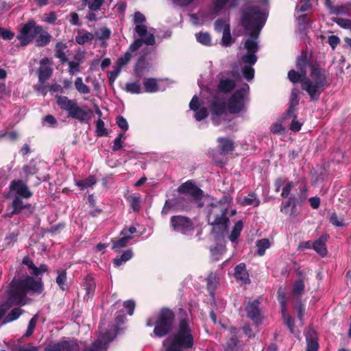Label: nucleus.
<instances>
[{
    "label": "nucleus",
    "instance_id": "nucleus-9",
    "mask_svg": "<svg viewBox=\"0 0 351 351\" xmlns=\"http://www.w3.org/2000/svg\"><path fill=\"white\" fill-rule=\"evenodd\" d=\"M170 225L175 232L188 237L192 236L195 230L193 220L182 215L171 217Z\"/></svg>",
    "mask_w": 351,
    "mask_h": 351
},
{
    "label": "nucleus",
    "instance_id": "nucleus-15",
    "mask_svg": "<svg viewBox=\"0 0 351 351\" xmlns=\"http://www.w3.org/2000/svg\"><path fill=\"white\" fill-rule=\"evenodd\" d=\"M11 191H14L17 195L16 197H21L24 199L30 198L33 193L29 189L25 182L22 180H14L10 184Z\"/></svg>",
    "mask_w": 351,
    "mask_h": 351
},
{
    "label": "nucleus",
    "instance_id": "nucleus-10",
    "mask_svg": "<svg viewBox=\"0 0 351 351\" xmlns=\"http://www.w3.org/2000/svg\"><path fill=\"white\" fill-rule=\"evenodd\" d=\"M226 213L227 209L217 205H212V209L208 213V223L211 226H218L221 230L226 229L230 223Z\"/></svg>",
    "mask_w": 351,
    "mask_h": 351
},
{
    "label": "nucleus",
    "instance_id": "nucleus-25",
    "mask_svg": "<svg viewBox=\"0 0 351 351\" xmlns=\"http://www.w3.org/2000/svg\"><path fill=\"white\" fill-rule=\"evenodd\" d=\"M298 278L293 285L292 295L296 297L300 296L304 290L305 275L302 271L298 272Z\"/></svg>",
    "mask_w": 351,
    "mask_h": 351
},
{
    "label": "nucleus",
    "instance_id": "nucleus-17",
    "mask_svg": "<svg viewBox=\"0 0 351 351\" xmlns=\"http://www.w3.org/2000/svg\"><path fill=\"white\" fill-rule=\"evenodd\" d=\"M22 263L27 267L31 274L30 276H32L34 279L39 278L42 279L40 276L49 270L48 266L45 264H41L39 267H36L33 261L28 256L23 258Z\"/></svg>",
    "mask_w": 351,
    "mask_h": 351
},
{
    "label": "nucleus",
    "instance_id": "nucleus-32",
    "mask_svg": "<svg viewBox=\"0 0 351 351\" xmlns=\"http://www.w3.org/2000/svg\"><path fill=\"white\" fill-rule=\"evenodd\" d=\"M287 77L293 84L300 82L301 88L304 90V88H305L304 83L306 81V78H307V75H305L304 76L302 73L291 69L288 72Z\"/></svg>",
    "mask_w": 351,
    "mask_h": 351
},
{
    "label": "nucleus",
    "instance_id": "nucleus-62",
    "mask_svg": "<svg viewBox=\"0 0 351 351\" xmlns=\"http://www.w3.org/2000/svg\"><path fill=\"white\" fill-rule=\"evenodd\" d=\"M243 77L247 80H251L254 77V69L252 67V66L250 65H245L243 68Z\"/></svg>",
    "mask_w": 351,
    "mask_h": 351
},
{
    "label": "nucleus",
    "instance_id": "nucleus-57",
    "mask_svg": "<svg viewBox=\"0 0 351 351\" xmlns=\"http://www.w3.org/2000/svg\"><path fill=\"white\" fill-rule=\"evenodd\" d=\"M38 320V315H34L31 319L29 320L27 326V330L25 333L23 335L25 337H30L35 329L36 324Z\"/></svg>",
    "mask_w": 351,
    "mask_h": 351
},
{
    "label": "nucleus",
    "instance_id": "nucleus-51",
    "mask_svg": "<svg viewBox=\"0 0 351 351\" xmlns=\"http://www.w3.org/2000/svg\"><path fill=\"white\" fill-rule=\"evenodd\" d=\"M104 125H105L104 122L101 119H99L96 121V123H95V125H96L95 133H96L97 136L101 137V136H108V132H107V130L105 128Z\"/></svg>",
    "mask_w": 351,
    "mask_h": 351
},
{
    "label": "nucleus",
    "instance_id": "nucleus-33",
    "mask_svg": "<svg viewBox=\"0 0 351 351\" xmlns=\"http://www.w3.org/2000/svg\"><path fill=\"white\" fill-rule=\"evenodd\" d=\"M230 0H213L209 8V12L213 16H217Z\"/></svg>",
    "mask_w": 351,
    "mask_h": 351
},
{
    "label": "nucleus",
    "instance_id": "nucleus-11",
    "mask_svg": "<svg viewBox=\"0 0 351 351\" xmlns=\"http://www.w3.org/2000/svg\"><path fill=\"white\" fill-rule=\"evenodd\" d=\"M45 351H80L77 340L64 337L58 342H51L45 348Z\"/></svg>",
    "mask_w": 351,
    "mask_h": 351
},
{
    "label": "nucleus",
    "instance_id": "nucleus-61",
    "mask_svg": "<svg viewBox=\"0 0 351 351\" xmlns=\"http://www.w3.org/2000/svg\"><path fill=\"white\" fill-rule=\"evenodd\" d=\"M257 56H256V53H247L243 56L241 60L242 61L245 63L248 64L250 66H252L256 64L257 61Z\"/></svg>",
    "mask_w": 351,
    "mask_h": 351
},
{
    "label": "nucleus",
    "instance_id": "nucleus-47",
    "mask_svg": "<svg viewBox=\"0 0 351 351\" xmlns=\"http://www.w3.org/2000/svg\"><path fill=\"white\" fill-rule=\"evenodd\" d=\"M222 45L225 47L230 46L233 40L230 34V25H226L223 32V36L221 39Z\"/></svg>",
    "mask_w": 351,
    "mask_h": 351
},
{
    "label": "nucleus",
    "instance_id": "nucleus-35",
    "mask_svg": "<svg viewBox=\"0 0 351 351\" xmlns=\"http://www.w3.org/2000/svg\"><path fill=\"white\" fill-rule=\"evenodd\" d=\"M287 308H281V313L283 317L284 323L287 325L290 332L294 335H298L299 332L295 330L294 320L287 311Z\"/></svg>",
    "mask_w": 351,
    "mask_h": 351
},
{
    "label": "nucleus",
    "instance_id": "nucleus-37",
    "mask_svg": "<svg viewBox=\"0 0 351 351\" xmlns=\"http://www.w3.org/2000/svg\"><path fill=\"white\" fill-rule=\"evenodd\" d=\"M38 36L36 39L35 45L38 47H43L49 45L51 40V36L47 32L43 31L41 33H39Z\"/></svg>",
    "mask_w": 351,
    "mask_h": 351
},
{
    "label": "nucleus",
    "instance_id": "nucleus-36",
    "mask_svg": "<svg viewBox=\"0 0 351 351\" xmlns=\"http://www.w3.org/2000/svg\"><path fill=\"white\" fill-rule=\"evenodd\" d=\"M132 239V237L131 235H123L121 238L112 239L111 240L112 249L117 251L118 249L125 247Z\"/></svg>",
    "mask_w": 351,
    "mask_h": 351
},
{
    "label": "nucleus",
    "instance_id": "nucleus-64",
    "mask_svg": "<svg viewBox=\"0 0 351 351\" xmlns=\"http://www.w3.org/2000/svg\"><path fill=\"white\" fill-rule=\"evenodd\" d=\"M333 21L335 22L341 27L345 29H350L351 27V20L342 19V18H334Z\"/></svg>",
    "mask_w": 351,
    "mask_h": 351
},
{
    "label": "nucleus",
    "instance_id": "nucleus-12",
    "mask_svg": "<svg viewBox=\"0 0 351 351\" xmlns=\"http://www.w3.org/2000/svg\"><path fill=\"white\" fill-rule=\"evenodd\" d=\"M177 191L179 194L190 197L195 201L201 200L204 197V191L196 185L193 180H189L181 184Z\"/></svg>",
    "mask_w": 351,
    "mask_h": 351
},
{
    "label": "nucleus",
    "instance_id": "nucleus-27",
    "mask_svg": "<svg viewBox=\"0 0 351 351\" xmlns=\"http://www.w3.org/2000/svg\"><path fill=\"white\" fill-rule=\"evenodd\" d=\"M94 38L95 35L92 32H89L84 29H79L75 40L80 45H84L85 44L91 45Z\"/></svg>",
    "mask_w": 351,
    "mask_h": 351
},
{
    "label": "nucleus",
    "instance_id": "nucleus-30",
    "mask_svg": "<svg viewBox=\"0 0 351 351\" xmlns=\"http://www.w3.org/2000/svg\"><path fill=\"white\" fill-rule=\"evenodd\" d=\"M299 104V97H298V90L295 88H293L291 92L290 98H289V108L286 111V114H294L297 112L298 108L297 106Z\"/></svg>",
    "mask_w": 351,
    "mask_h": 351
},
{
    "label": "nucleus",
    "instance_id": "nucleus-16",
    "mask_svg": "<svg viewBox=\"0 0 351 351\" xmlns=\"http://www.w3.org/2000/svg\"><path fill=\"white\" fill-rule=\"evenodd\" d=\"M152 68V65L147 60V54L143 53L138 58L134 67V75L137 78H141L145 75Z\"/></svg>",
    "mask_w": 351,
    "mask_h": 351
},
{
    "label": "nucleus",
    "instance_id": "nucleus-34",
    "mask_svg": "<svg viewBox=\"0 0 351 351\" xmlns=\"http://www.w3.org/2000/svg\"><path fill=\"white\" fill-rule=\"evenodd\" d=\"M57 277L56 278V282L62 291L67 289V277L66 271L63 269L57 270Z\"/></svg>",
    "mask_w": 351,
    "mask_h": 351
},
{
    "label": "nucleus",
    "instance_id": "nucleus-50",
    "mask_svg": "<svg viewBox=\"0 0 351 351\" xmlns=\"http://www.w3.org/2000/svg\"><path fill=\"white\" fill-rule=\"evenodd\" d=\"M75 86L76 90L81 94H88L90 93L89 87L84 84L81 77L76 78L75 81Z\"/></svg>",
    "mask_w": 351,
    "mask_h": 351
},
{
    "label": "nucleus",
    "instance_id": "nucleus-63",
    "mask_svg": "<svg viewBox=\"0 0 351 351\" xmlns=\"http://www.w3.org/2000/svg\"><path fill=\"white\" fill-rule=\"evenodd\" d=\"M195 119L197 121L205 119L208 117V111L205 107H202L195 111Z\"/></svg>",
    "mask_w": 351,
    "mask_h": 351
},
{
    "label": "nucleus",
    "instance_id": "nucleus-58",
    "mask_svg": "<svg viewBox=\"0 0 351 351\" xmlns=\"http://www.w3.org/2000/svg\"><path fill=\"white\" fill-rule=\"evenodd\" d=\"M311 0H299L301 5H297L295 7V11L298 12H304L310 10L312 7L311 3Z\"/></svg>",
    "mask_w": 351,
    "mask_h": 351
},
{
    "label": "nucleus",
    "instance_id": "nucleus-20",
    "mask_svg": "<svg viewBox=\"0 0 351 351\" xmlns=\"http://www.w3.org/2000/svg\"><path fill=\"white\" fill-rule=\"evenodd\" d=\"M228 108V106L223 98L218 96L213 97L210 104V110L212 115L220 117L225 113Z\"/></svg>",
    "mask_w": 351,
    "mask_h": 351
},
{
    "label": "nucleus",
    "instance_id": "nucleus-40",
    "mask_svg": "<svg viewBox=\"0 0 351 351\" xmlns=\"http://www.w3.org/2000/svg\"><path fill=\"white\" fill-rule=\"evenodd\" d=\"M243 228V223L241 221H238L234 226L233 229L229 236L230 241L234 243L237 241Z\"/></svg>",
    "mask_w": 351,
    "mask_h": 351
},
{
    "label": "nucleus",
    "instance_id": "nucleus-48",
    "mask_svg": "<svg viewBox=\"0 0 351 351\" xmlns=\"http://www.w3.org/2000/svg\"><path fill=\"white\" fill-rule=\"evenodd\" d=\"M286 117L293 118L289 129L294 132L300 131L302 123L297 120V112H295L294 114H286Z\"/></svg>",
    "mask_w": 351,
    "mask_h": 351
},
{
    "label": "nucleus",
    "instance_id": "nucleus-29",
    "mask_svg": "<svg viewBox=\"0 0 351 351\" xmlns=\"http://www.w3.org/2000/svg\"><path fill=\"white\" fill-rule=\"evenodd\" d=\"M297 198L295 195H291L289 199L283 202L280 206L281 212L286 215H292L296 208Z\"/></svg>",
    "mask_w": 351,
    "mask_h": 351
},
{
    "label": "nucleus",
    "instance_id": "nucleus-1",
    "mask_svg": "<svg viewBox=\"0 0 351 351\" xmlns=\"http://www.w3.org/2000/svg\"><path fill=\"white\" fill-rule=\"evenodd\" d=\"M44 291V282L39 278L34 279L27 275L23 278L12 280L7 291L6 303L10 305L25 306L29 304L30 299L27 293L40 295Z\"/></svg>",
    "mask_w": 351,
    "mask_h": 351
},
{
    "label": "nucleus",
    "instance_id": "nucleus-2",
    "mask_svg": "<svg viewBox=\"0 0 351 351\" xmlns=\"http://www.w3.org/2000/svg\"><path fill=\"white\" fill-rule=\"evenodd\" d=\"M134 308H121L115 313L114 322L110 328L104 327V319H101L99 326V334L96 341L84 351H107L109 343L116 336L125 329V315H132Z\"/></svg>",
    "mask_w": 351,
    "mask_h": 351
},
{
    "label": "nucleus",
    "instance_id": "nucleus-18",
    "mask_svg": "<svg viewBox=\"0 0 351 351\" xmlns=\"http://www.w3.org/2000/svg\"><path fill=\"white\" fill-rule=\"evenodd\" d=\"M23 197H15L12 203L13 215H18L23 213L26 215H29L34 212V207L30 204H25L22 199Z\"/></svg>",
    "mask_w": 351,
    "mask_h": 351
},
{
    "label": "nucleus",
    "instance_id": "nucleus-6",
    "mask_svg": "<svg viewBox=\"0 0 351 351\" xmlns=\"http://www.w3.org/2000/svg\"><path fill=\"white\" fill-rule=\"evenodd\" d=\"M169 339L166 351H185L193 348L194 340L188 319L180 322L177 332Z\"/></svg>",
    "mask_w": 351,
    "mask_h": 351
},
{
    "label": "nucleus",
    "instance_id": "nucleus-8",
    "mask_svg": "<svg viewBox=\"0 0 351 351\" xmlns=\"http://www.w3.org/2000/svg\"><path fill=\"white\" fill-rule=\"evenodd\" d=\"M43 31V26L36 25L34 20H29L20 29L16 38L21 46H26L32 43Z\"/></svg>",
    "mask_w": 351,
    "mask_h": 351
},
{
    "label": "nucleus",
    "instance_id": "nucleus-60",
    "mask_svg": "<svg viewBox=\"0 0 351 351\" xmlns=\"http://www.w3.org/2000/svg\"><path fill=\"white\" fill-rule=\"evenodd\" d=\"M128 201L130 204V207L134 211L138 212L141 208L140 201L141 198L138 196L131 195L128 197Z\"/></svg>",
    "mask_w": 351,
    "mask_h": 351
},
{
    "label": "nucleus",
    "instance_id": "nucleus-3",
    "mask_svg": "<svg viewBox=\"0 0 351 351\" xmlns=\"http://www.w3.org/2000/svg\"><path fill=\"white\" fill-rule=\"evenodd\" d=\"M309 69L310 77L306 78L304 90L308 93L311 100L317 101L324 88L329 86L331 82L326 69L322 68L317 62H311Z\"/></svg>",
    "mask_w": 351,
    "mask_h": 351
},
{
    "label": "nucleus",
    "instance_id": "nucleus-28",
    "mask_svg": "<svg viewBox=\"0 0 351 351\" xmlns=\"http://www.w3.org/2000/svg\"><path fill=\"white\" fill-rule=\"evenodd\" d=\"M217 142L219 143V150L222 155L231 154L234 149V142L230 138L219 137Z\"/></svg>",
    "mask_w": 351,
    "mask_h": 351
},
{
    "label": "nucleus",
    "instance_id": "nucleus-7",
    "mask_svg": "<svg viewBox=\"0 0 351 351\" xmlns=\"http://www.w3.org/2000/svg\"><path fill=\"white\" fill-rule=\"evenodd\" d=\"M174 320L175 314L170 308H162L155 322L154 336L162 337L169 334L173 328Z\"/></svg>",
    "mask_w": 351,
    "mask_h": 351
},
{
    "label": "nucleus",
    "instance_id": "nucleus-14",
    "mask_svg": "<svg viewBox=\"0 0 351 351\" xmlns=\"http://www.w3.org/2000/svg\"><path fill=\"white\" fill-rule=\"evenodd\" d=\"M206 283V289L209 293L210 299V305H216L215 302V291L217 289L219 278L217 272L210 271L205 279Z\"/></svg>",
    "mask_w": 351,
    "mask_h": 351
},
{
    "label": "nucleus",
    "instance_id": "nucleus-43",
    "mask_svg": "<svg viewBox=\"0 0 351 351\" xmlns=\"http://www.w3.org/2000/svg\"><path fill=\"white\" fill-rule=\"evenodd\" d=\"M260 199L256 197L254 193L249 194L248 197H245L241 202L242 206H253L257 207L260 205Z\"/></svg>",
    "mask_w": 351,
    "mask_h": 351
},
{
    "label": "nucleus",
    "instance_id": "nucleus-5",
    "mask_svg": "<svg viewBox=\"0 0 351 351\" xmlns=\"http://www.w3.org/2000/svg\"><path fill=\"white\" fill-rule=\"evenodd\" d=\"M58 106L67 114V118L77 120L81 123H88L92 118L93 111L86 106L80 107L75 99L66 96L56 95Z\"/></svg>",
    "mask_w": 351,
    "mask_h": 351
},
{
    "label": "nucleus",
    "instance_id": "nucleus-59",
    "mask_svg": "<svg viewBox=\"0 0 351 351\" xmlns=\"http://www.w3.org/2000/svg\"><path fill=\"white\" fill-rule=\"evenodd\" d=\"M95 35L99 40H106L110 38L111 31L108 27L101 28L98 32H95Z\"/></svg>",
    "mask_w": 351,
    "mask_h": 351
},
{
    "label": "nucleus",
    "instance_id": "nucleus-4",
    "mask_svg": "<svg viewBox=\"0 0 351 351\" xmlns=\"http://www.w3.org/2000/svg\"><path fill=\"white\" fill-rule=\"evenodd\" d=\"M267 19V13L259 7L249 5L241 10V23L243 28L250 30V37L257 39Z\"/></svg>",
    "mask_w": 351,
    "mask_h": 351
},
{
    "label": "nucleus",
    "instance_id": "nucleus-41",
    "mask_svg": "<svg viewBox=\"0 0 351 351\" xmlns=\"http://www.w3.org/2000/svg\"><path fill=\"white\" fill-rule=\"evenodd\" d=\"M256 245L257 247L256 254L262 256L265 254V250L270 247V243L268 239H262L256 241Z\"/></svg>",
    "mask_w": 351,
    "mask_h": 351
},
{
    "label": "nucleus",
    "instance_id": "nucleus-49",
    "mask_svg": "<svg viewBox=\"0 0 351 351\" xmlns=\"http://www.w3.org/2000/svg\"><path fill=\"white\" fill-rule=\"evenodd\" d=\"M241 346L237 337H230L226 343V351H240Z\"/></svg>",
    "mask_w": 351,
    "mask_h": 351
},
{
    "label": "nucleus",
    "instance_id": "nucleus-23",
    "mask_svg": "<svg viewBox=\"0 0 351 351\" xmlns=\"http://www.w3.org/2000/svg\"><path fill=\"white\" fill-rule=\"evenodd\" d=\"M305 337L307 345L306 351H317L319 343L316 332L312 328H308L305 333Z\"/></svg>",
    "mask_w": 351,
    "mask_h": 351
},
{
    "label": "nucleus",
    "instance_id": "nucleus-56",
    "mask_svg": "<svg viewBox=\"0 0 351 351\" xmlns=\"http://www.w3.org/2000/svg\"><path fill=\"white\" fill-rule=\"evenodd\" d=\"M299 28L300 29H306L308 25L309 18L307 14H302L296 18Z\"/></svg>",
    "mask_w": 351,
    "mask_h": 351
},
{
    "label": "nucleus",
    "instance_id": "nucleus-31",
    "mask_svg": "<svg viewBox=\"0 0 351 351\" xmlns=\"http://www.w3.org/2000/svg\"><path fill=\"white\" fill-rule=\"evenodd\" d=\"M236 86L235 82L230 79H220L217 85V90L223 93H229Z\"/></svg>",
    "mask_w": 351,
    "mask_h": 351
},
{
    "label": "nucleus",
    "instance_id": "nucleus-26",
    "mask_svg": "<svg viewBox=\"0 0 351 351\" xmlns=\"http://www.w3.org/2000/svg\"><path fill=\"white\" fill-rule=\"evenodd\" d=\"M328 237V234H322L313 243V249L322 257L325 256L327 254L326 242Z\"/></svg>",
    "mask_w": 351,
    "mask_h": 351
},
{
    "label": "nucleus",
    "instance_id": "nucleus-44",
    "mask_svg": "<svg viewBox=\"0 0 351 351\" xmlns=\"http://www.w3.org/2000/svg\"><path fill=\"white\" fill-rule=\"evenodd\" d=\"M247 310V316L254 324H258L261 322L262 316L260 308H245Z\"/></svg>",
    "mask_w": 351,
    "mask_h": 351
},
{
    "label": "nucleus",
    "instance_id": "nucleus-21",
    "mask_svg": "<svg viewBox=\"0 0 351 351\" xmlns=\"http://www.w3.org/2000/svg\"><path fill=\"white\" fill-rule=\"evenodd\" d=\"M82 286L86 291L84 300L88 301L89 299H92L96 288V282L94 278L90 275L86 276L84 279Z\"/></svg>",
    "mask_w": 351,
    "mask_h": 351
},
{
    "label": "nucleus",
    "instance_id": "nucleus-45",
    "mask_svg": "<svg viewBox=\"0 0 351 351\" xmlns=\"http://www.w3.org/2000/svg\"><path fill=\"white\" fill-rule=\"evenodd\" d=\"M66 47V45L60 42L57 43L56 45V56L62 62L68 61V58L64 51Z\"/></svg>",
    "mask_w": 351,
    "mask_h": 351
},
{
    "label": "nucleus",
    "instance_id": "nucleus-39",
    "mask_svg": "<svg viewBox=\"0 0 351 351\" xmlns=\"http://www.w3.org/2000/svg\"><path fill=\"white\" fill-rule=\"evenodd\" d=\"M143 86L145 91L147 93H156L159 89L157 80L154 77L145 79Z\"/></svg>",
    "mask_w": 351,
    "mask_h": 351
},
{
    "label": "nucleus",
    "instance_id": "nucleus-13",
    "mask_svg": "<svg viewBox=\"0 0 351 351\" xmlns=\"http://www.w3.org/2000/svg\"><path fill=\"white\" fill-rule=\"evenodd\" d=\"M245 93V90L241 88L231 95L227 104L230 114H237L243 110Z\"/></svg>",
    "mask_w": 351,
    "mask_h": 351
},
{
    "label": "nucleus",
    "instance_id": "nucleus-42",
    "mask_svg": "<svg viewBox=\"0 0 351 351\" xmlns=\"http://www.w3.org/2000/svg\"><path fill=\"white\" fill-rule=\"evenodd\" d=\"M96 183V178L94 176H89L86 179L79 181L77 183V185L81 190H84L86 189L93 187Z\"/></svg>",
    "mask_w": 351,
    "mask_h": 351
},
{
    "label": "nucleus",
    "instance_id": "nucleus-52",
    "mask_svg": "<svg viewBox=\"0 0 351 351\" xmlns=\"http://www.w3.org/2000/svg\"><path fill=\"white\" fill-rule=\"evenodd\" d=\"M256 39H247L244 44V47L247 53H256L258 50V43L256 42Z\"/></svg>",
    "mask_w": 351,
    "mask_h": 351
},
{
    "label": "nucleus",
    "instance_id": "nucleus-22",
    "mask_svg": "<svg viewBox=\"0 0 351 351\" xmlns=\"http://www.w3.org/2000/svg\"><path fill=\"white\" fill-rule=\"evenodd\" d=\"M234 276L237 280L241 281L245 285L250 283L249 273L244 263H241L234 267Z\"/></svg>",
    "mask_w": 351,
    "mask_h": 351
},
{
    "label": "nucleus",
    "instance_id": "nucleus-38",
    "mask_svg": "<svg viewBox=\"0 0 351 351\" xmlns=\"http://www.w3.org/2000/svg\"><path fill=\"white\" fill-rule=\"evenodd\" d=\"M133 256V252L131 249L125 250L121 256H117L112 260V263L115 267H119L123 263H126Z\"/></svg>",
    "mask_w": 351,
    "mask_h": 351
},
{
    "label": "nucleus",
    "instance_id": "nucleus-55",
    "mask_svg": "<svg viewBox=\"0 0 351 351\" xmlns=\"http://www.w3.org/2000/svg\"><path fill=\"white\" fill-rule=\"evenodd\" d=\"M196 38L199 43L204 45H211V38L210 34L207 32H200L199 34H197Z\"/></svg>",
    "mask_w": 351,
    "mask_h": 351
},
{
    "label": "nucleus",
    "instance_id": "nucleus-46",
    "mask_svg": "<svg viewBox=\"0 0 351 351\" xmlns=\"http://www.w3.org/2000/svg\"><path fill=\"white\" fill-rule=\"evenodd\" d=\"M23 170L25 173L26 177L35 175L38 172V168L37 167L36 162L33 160H31L29 164L24 165Z\"/></svg>",
    "mask_w": 351,
    "mask_h": 351
},
{
    "label": "nucleus",
    "instance_id": "nucleus-19",
    "mask_svg": "<svg viewBox=\"0 0 351 351\" xmlns=\"http://www.w3.org/2000/svg\"><path fill=\"white\" fill-rule=\"evenodd\" d=\"M50 60L44 58L40 61V66L38 69V83L45 84L49 79L53 73V69L49 64Z\"/></svg>",
    "mask_w": 351,
    "mask_h": 351
},
{
    "label": "nucleus",
    "instance_id": "nucleus-53",
    "mask_svg": "<svg viewBox=\"0 0 351 351\" xmlns=\"http://www.w3.org/2000/svg\"><path fill=\"white\" fill-rule=\"evenodd\" d=\"M125 90L132 94H139L141 93V87L138 82L127 83Z\"/></svg>",
    "mask_w": 351,
    "mask_h": 351
},
{
    "label": "nucleus",
    "instance_id": "nucleus-24",
    "mask_svg": "<svg viewBox=\"0 0 351 351\" xmlns=\"http://www.w3.org/2000/svg\"><path fill=\"white\" fill-rule=\"evenodd\" d=\"M310 64L307 51L304 50L302 51L295 61V66L298 71L302 73L304 76H305V75H306V69L307 66L309 67Z\"/></svg>",
    "mask_w": 351,
    "mask_h": 351
},
{
    "label": "nucleus",
    "instance_id": "nucleus-54",
    "mask_svg": "<svg viewBox=\"0 0 351 351\" xmlns=\"http://www.w3.org/2000/svg\"><path fill=\"white\" fill-rule=\"evenodd\" d=\"M21 308H12L11 313H10L3 320L1 325L16 320L21 315Z\"/></svg>",
    "mask_w": 351,
    "mask_h": 351
}]
</instances>
